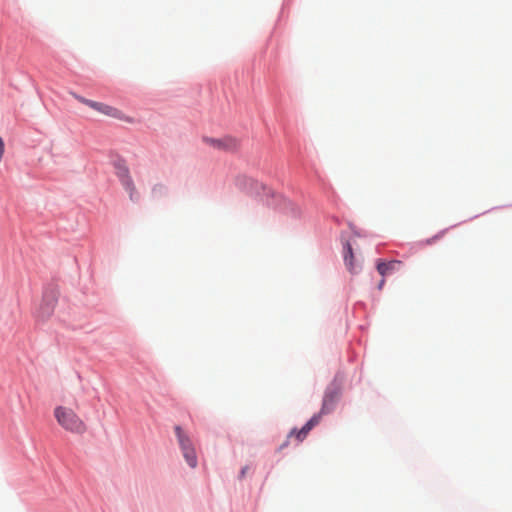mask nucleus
<instances>
[{"instance_id":"obj_4","label":"nucleus","mask_w":512,"mask_h":512,"mask_svg":"<svg viewBox=\"0 0 512 512\" xmlns=\"http://www.w3.org/2000/svg\"><path fill=\"white\" fill-rule=\"evenodd\" d=\"M73 96L81 103L89 106L90 108L98 111L99 113H102L106 116L116 118V119H124V114L121 110L117 109L116 107L107 105L105 103L96 102L93 100L86 99L82 96H79L77 94H73Z\"/></svg>"},{"instance_id":"obj_8","label":"nucleus","mask_w":512,"mask_h":512,"mask_svg":"<svg viewBox=\"0 0 512 512\" xmlns=\"http://www.w3.org/2000/svg\"><path fill=\"white\" fill-rule=\"evenodd\" d=\"M402 266V261L393 260L390 262L378 261L377 263V271L382 277L392 273L393 271L399 269Z\"/></svg>"},{"instance_id":"obj_5","label":"nucleus","mask_w":512,"mask_h":512,"mask_svg":"<svg viewBox=\"0 0 512 512\" xmlns=\"http://www.w3.org/2000/svg\"><path fill=\"white\" fill-rule=\"evenodd\" d=\"M205 141L214 148L233 152L240 146V141L232 136H225L219 139L206 138Z\"/></svg>"},{"instance_id":"obj_7","label":"nucleus","mask_w":512,"mask_h":512,"mask_svg":"<svg viewBox=\"0 0 512 512\" xmlns=\"http://www.w3.org/2000/svg\"><path fill=\"white\" fill-rule=\"evenodd\" d=\"M320 422V415H314L300 430L293 429L290 436L294 435L297 440L302 441L306 438L311 429Z\"/></svg>"},{"instance_id":"obj_1","label":"nucleus","mask_w":512,"mask_h":512,"mask_svg":"<svg viewBox=\"0 0 512 512\" xmlns=\"http://www.w3.org/2000/svg\"><path fill=\"white\" fill-rule=\"evenodd\" d=\"M54 416L58 424L66 431L75 434H83L87 430L84 421L69 407L57 406L54 409Z\"/></svg>"},{"instance_id":"obj_9","label":"nucleus","mask_w":512,"mask_h":512,"mask_svg":"<svg viewBox=\"0 0 512 512\" xmlns=\"http://www.w3.org/2000/svg\"><path fill=\"white\" fill-rule=\"evenodd\" d=\"M344 259H345V264L348 267L349 271L351 273H356V269H355V266L353 263L354 255H353L352 247L349 243H347V252L344 256Z\"/></svg>"},{"instance_id":"obj_11","label":"nucleus","mask_w":512,"mask_h":512,"mask_svg":"<svg viewBox=\"0 0 512 512\" xmlns=\"http://www.w3.org/2000/svg\"><path fill=\"white\" fill-rule=\"evenodd\" d=\"M247 471H248V467L242 468V470L240 472V477L241 478L244 477L246 475Z\"/></svg>"},{"instance_id":"obj_3","label":"nucleus","mask_w":512,"mask_h":512,"mask_svg":"<svg viewBox=\"0 0 512 512\" xmlns=\"http://www.w3.org/2000/svg\"><path fill=\"white\" fill-rule=\"evenodd\" d=\"M175 432L185 460L190 467L195 468L197 466V456L189 436L184 433L180 426L175 427Z\"/></svg>"},{"instance_id":"obj_10","label":"nucleus","mask_w":512,"mask_h":512,"mask_svg":"<svg viewBox=\"0 0 512 512\" xmlns=\"http://www.w3.org/2000/svg\"><path fill=\"white\" fill-rule=\"evenodd\" d=\"M53 307H54L53 302H51L49 304L42 305L41 308H40L41 317L42 318L48 317L52 313Z\"/></svg>"},{"instance_id":"obj_2","label":"nucleus","mask_w":512,"mask_h":512,"mask_svg":"<svg viewBox=\"0 0 512 512\" xmlns=\"http://www.w3.org/2000/svg\"><path fill=\"white\" fill-rule=\"evenodd\" d=\"M115 174L118 177L124 190L128 193L130 200L133 202L138 201L139 193L125 161L119 160L115 163Z\"/></svg>"},{"instance_id":"obj_12","label":"nucleus","mask_w":512,"mask_h":512,"mask_svg":"<svg viewBox=\"0 0 512 512\" xmlns=\"http://www.w3.org/2000/svg\"><path fill=\"white\" fill-rule=\"evenodd\" d=\"M384 284H385V280H384V279H382V280L380 281L379 285H378V288H379V289H382V287L384 286Z\"/></svg>"},{"instance_id":"obj_6","label":"nucleus","mask_w":512,"mask_h":512,"mask_svg":"<svg viewBox=\"0 0 512 512\" xmlns=\"http://www.w3.org/2000/svg\"><path fill=\"white\" fill-rule=\"evenodd\" d=\"M337 399L338 393L335 390H327L323 397L321 411L318 415L321 416L331 412L334 409Z\"/></svg>"}]
</instances>
